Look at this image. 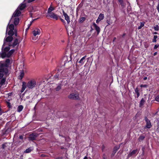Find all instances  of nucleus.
Returning <instances> with one entry per match:
<instances>
[{
    "instance_id": "obj_14",
    "label": "nucleus",
    "mask_w": 159,
    "mask_h": 159,
    "mask_svg": "<svg viewBox=\"0 0 159 159\" xmlns=\"http://www.w3.org/2000/svg\"><path fill=\"white\" fill-rule=\"evenodd\" d=\"M138 153V150L136 149L133 150L128 155V158H129L131 156L134 155Z\"/></svg>"
},
{
    "instance_id": "obj_7",
    "label": "nucleus",
    "mask_w": 159,
    "mask_h": 159,
    "mask_svg": "<svg viewBox=\"0 0 159 159\" xmlns=\"http://www.w3.org/2000/svg\"><path fill=\"white\" fill-rule=\"evenodd\" d=\"M21 14V12L20 11V10L18 9V8H17L16 10L13 13V16H12V17L11 18V20H10V22L13 19V17H15L17 16H20V14Z\"/></svg>"
},
{
    "instance_id": "obj_37",
    "label": "nucleus",
    "mask_w": 159,
    "mask_h": 159,
    "mask_svg": "<svg viewBox=\"0 0 159 159\" xmlns=\"http://www.w3.org/2000/svg\"><path fill=\"white\" fill-rule=\"evenodd\" d=\"M5 82V79H2L1 80V81L0 82V84L1 85H2L4 84V83Z\"/></svg>"
},
{
    "instance_id": "obj_34",
    "label": "nucleus",
    "mask_w": 159,
    "mask_h": 159,
    "mask_svg": "<svg viewBox=\"0 0 159 159\" xmlns=\"http://www.w3.org/2000/svg\"><path fill=\"white\" fill-rule=\"evenodd\" d=\"M144 23L141 22L140 23V25L138 27V29L139 30H140V29H141V28L144 26Z\"/></svg>"
},
{
    "instance_id": "obj_45",
    "label": "nucleus",
    "mask_w": 159,
    "mask_h": 159,
    "mask_svg": "<svg viewBox=\"0 0 159 159\" xmlns=\"http://www.w3.org/2000/svg\"><path fill=\"white\" fill-rule=\"evenodd\" d=\"M67 57H64L63 58V60H65V61H64V62H65V61H67Z\"/></svg>"
},
{
    "instance_id": "obj_50",
    "label": "nucleus",
    "mask_w": 159,
    "mask_h": 159,
    "mask_svg": "<svg viewBox=\"0 0 159 159\" xmlns=\"http://www.w3.org/2000/svg\"><path fill=\"white\" fill-rule=\"evenodd\" d=\"M157 52H155L154 53V54H153V55H154V56H156V55H157Z\"/></svg>"
},
{
    "instance_id": "obj_56",
    "label": "nucleus",
    "mask_w": 159,
    "mask_h": 159,
    "mask_svg": "<svg viewBox=\"0 0 159 159\" xmlns=\"http://www.w3.org/2000/svg\"><path fill=\"white\" fill-rule=\"evenodd\" d=\"M29 28L28 27V28L26 29V30H28V29H29Z\"/></svg>"
},
{
    "instance_id": "obj_24",
    "label": "nucleus",
    "mask_w": 159,
    "mask_h": 159,
    "mask_svg": "<svg viewBox=\"0 0 159 159\" xmlns=\"http://www.w3.org/2000/svg\"><path fill=\"white\" fill-rule=\"evenodd\" d=\"M26 88V86L25 85V82H23V84L22 85V88L21 90V92L22 93L25 89Z\"/></svg>"
},
{
    "instance_id": "obj_4",
    "label": "nucleus",
    "mask_w": 159,
    "mask_h": 159,
    "mask_svg": "<svg viewBox=\"0 0 159 159\" xmlns=\"http://www.w3.org/2000/svg\"><path fill=\"white\" fill-rule=\"evenodd\" d=\"M12 36L10 35V36L7 37L4 40V43L2 46V50L4 48V46L6 45L7 44V43H7V44L9 46L10 44H11V42L13 40Z\"/></svg>"
},
{
    "instance_id": "obj_52",
    "label": "nucleus",
    "mask_w": 159,
    "mask_h": 159,
    "mask_svg": "<svg viewBox=\"0 0 159 159\" xmlns=\"http://www.w3.org/2000/svg\"><path fill=\"white\" fill-rule=\"evenodd\" d=\"M137 94V98H138V97H139V95H140V94H139V93H137V94Z\"/></svg>"
},
{
    "instance_id": "obj_54",
    "label": "nucleus",
    "mask_w": 159,
    "mask_h": 159,
    "mask_svg": "<svg viewBox=\"0 0 159 159\" xmlns=\"http://www.w3.org/2000/svg\"><path fill=\"white\" fill-rule=\"evenodd\" d=\"M84 159H88L87 157H85Z\"/></svg>"
},
{
    "instance_id": "obj_31",
    "label": "nucleus",
    "mask_w": 159,
    "mask_h": 159,
    "mask_svg": "<svg viewBox=\"0 0 159 159\" xmlns=\"http://www.w3.org/2000/svg\"><path fill=\"white\" fill-rule=\"evenodd\" d=\"M85 20V18L84 17H80L79 19V22L80 23L83 22Z\"/></svg>"
},
{
    "instance_id": "obj_23",
    "label": "nucleus",
    "mask_w": 159,
    "mask_h": 159,
    "mask_svg": "<svg viewBox=\"0 0 159 159\" xmlns=\"http://www.w3.org/2000/svg\"><path fill=\"white\" fill-rule=\"evenodd\" d=\"M60 74L62 76V78L64 77H66L67 75V74L66 73L65 70H61Z\"/></svg>"
},
{
    "instance_id": "obj_41",
    "label": "nucleus",
    "mask_w": 159,
    "mask_h": 159,
    "mask_svg": "<svg viewBox=\"0 0 159 159\" xmlns=\"http://www.w3.org/2000/svg\"><path fill=\"white\" fill-rule=\"evenodd\" d=\"M135 91L136 94L139 93L138 89L137 88H136L135 89Z\"/></svg>"
},
{
    "instance_id": "obj_19",
    "label": "nucleus",
    "mask_w": 159,
    "mask_h": 159,
    "mask_svg": "<svg viewBox=\"0 0 159 159\" xmlns=\"http://www.w3.org/2000/svg\"><path fill=\"white\" fill-rule=\"evenodd\" d=\"M24 75V72L23 70H20V76L19 78V79L20 80H21L22 78H23Z\"/></svg>"
},
{
    "instance_id": "obj_22",
    "label": "nucleus",
    "mask_w": 159,
    "mask_h": 159,
    "mask_svg": "<svg viewBox=\"0 0 159 159\" xmlns=\"http://www.w3.org/2000/svg\"><path fill=\"white\" fill-rule=\"evenodd\" d=\"M10 62V60L9 59H7L6 61V63L3 64H1L0 63V66H1V65H3L4 66H6V64L7 65V67L8 64Z\"/></svg>"
},
{
    "instance_id": "obj_27",
    "label": "nucleus",
    "mask_w": 159,
    "mask_h": 159,
    "mask_svg": "<svg viewBox=\"0 0 159 159\" xmlns=\"http://www.w3.org/2000/svg\"><path fill=\"white\" fill-rule=\"evenodd\" d=\"M145 102V100H144L143 98H142L140 102L139 106L141 107L143 105Z\"/></svg>"
},
{
    "instance_id": "obj_48",
    "label": "nucleus",
    "mask_w": 159,
    "mask_h": 159,
    "mask_svg": "<svg viewBox=\"0 0 159 159\" xmlns=\"http://www.w3.org/2000/svg\"><path fill=\"white\" fill-rule=\"evenodd\" d=\"M101 20L98 18L96 20V22L97 23H98Z\"/></svg>"
},
{
    "instance_id": "obj_36",
    "label": "nucleus",
    "mask_w": 159,
    "mask_h": 159,
    "mask_svg": "<svg viewBox=\"0 0 159 159\" xmlns=\"http://www.w3.org/2000/svg\"><path fill=\"white\" fill-rule=\"evenodd\" d=\"M61 89V85L58 86L56 88H55L56 91H59Z\"/></svg>"
},
{
    "instance_id": "obj_9",
    "label": "nucleus",
    "mask_w": 159,
    "mask_h": 159,
    "mask_svg": "<svg viewBox=\"0 0 159 159\" xmlns=\"http://www.w3.org/2000/svg\"><path fill=\"white\" fill-rule=\"evenodd\" d=\"M20 41H19V39L18 38H16L15 39L12 44H10L9 45V46H12L13 48H14L17 45H18Z\"/></svg>"
},
{
    "instance_id": "obj_25",
    "label": "nucleus",
    "mask_w": 159,
    "mask_h": 159,
    "mask_svg": "<svg viewBox=\"0 0 159 159\" xmlns=\"http://www.w3.org/2000/svg\"><path fill=\"white\" fill-rule=\"evenodd\" d=\"M54 9V8L52 6H50L48 11V14L52 13V12H51L53 11Z\"/></svg>"
},
{
    "instance_id": "obj_43",
    "label": "nucleus",
    "mask_w": 159,
    "mask_h": 159,
    "mask_svg": "<svg viewBox=\"0 0 159 159\" xmlns=\"http://www.w3.org/2000/svg\"><path fill=\"white\" fill-rule=\"evenodd\" d=\"M38 18L37 19H34V20H33V21H31L30 22V24H29L28 25V27L29 28L30 27V26L31 25V24H32V22H33V21H35V20H37Z\"/></svg>"
},
{
    "instance_id": "obj_39",
    "label": "nucleus",
    "mask_w": 159,
    "mask_h": 159,
    "mask_svg": "<svg viewBox=\"0 0 159 159\" xmlns=\"http://www.w3.org/2000/svg\"><path fill=\"white\" fill-rule=\"evenodd\" d=\"M155 100L159 102V95L156 97Z\"/></svg>"
},
{
    "instance_id": "obj_38",
    "label": "nucleus",
    "mask_w": 159,
    "mask_h": 159,
    "mask_svg": "<svg viewBox=\"0 0 159 159\" xmlns=\"http://www.w3.org/2000/svg\"><path fill=\"white\" fill-rule=\"evenodd\" d=\"M153 28L155 30L158 31L159 30V26L157 25L156 26H154L153 27Z\"/></svg>"
},
{
    "instance_id": "obj_55",
    "label": "nucleus",
    "mask_w": 159,
    "mask_h": 159,
    "mask_svg": "<svg viewBox=\"0 0 159 159\" xmlns=\"http://www.w3.org/2000/svg\"><path fill=\"white\" fill-rule=\"evenodd\" d=\"M157 32H155L153 33L154 34H157Z\"/></svg>"
},
{
    "instance_id": "obj_15",
    "label": "nucleus",
    "mask_w": 159,
    "mask_h": 159,
    "mask_svg": "<svg viewBox=\"0 0 159 159\" xmlns=\"http://www.w3.org/2000/svg\"><path fill=\"white\" fill-rule=\"evenodd\" d=\"M63 15L64 16L65 19L67 21L68 24H69L70 22L69 17L64 11H63Z\"/></svg>"
},
{
    "instance_id": "obj_17",
    "label": "nucleus",
    "mask_w": 159,
    "mask_h": 159,
    "mask_svg": "<svg viewBox=\"0 0 159 159\" xmlns=\"http://www.w3.org/2000/svg\"><path fill=\"white\" fill-rule=\"evenodd\" d=\"M86 57V56H84L79 61V62L80 63L81 65L84 64V62L85 61V59Z\"/></svg>"
},
{
    "instance_id": "obj_5",
    "label": "nucleus",
    "mask_w": 159,
    "mask_h": 159,
    "mask_svg": "<svg viewBox=\"0 0 159 159\" xmlns=\"http://www.w3.org/2000/svg\"><path fill=\"white\" fill-rule=\"evenodd\" d=\"M68 98L72 100H79L80 99L79 93H73L70 94L68 96Z\"/></svg>"
},
{
    "instance_id": "obj_1",
    "label": "nucleus",
    "mask_w": 159,
    "mask_h": 159,
    "mask_svg": "<svg viewBox=\"0 0 159 159\" xmlns=\"http://www.w3.org/2000/svg\"><path fill=\"white\" fill-rule=\"evenodd\" d=\"M10 49V47H5L3 50H2V53H0V57L2 58L10 57L15 51V49H12L8 52Z\"/></svg>"
},
{
    "instance_id": "obj_26",
    "label": "nucleus",
    "mask_w": 159,
    "mask_h": 159,
    "mask_svg": "<svg viewBox=\"0 0 159 159\" xmlns=\"http://www.w3.org/2000/svg\"><path fill=\"white\" fill-rule=\"evenodd\" d=\"M104 18V15L103 14H100L99 15L98 19L100 20H103Z\"/></svg>"
},
{
    "instance_id": "obj_28",
    "label": "nucleus",
    "mask_w": 159,
    "mask_h": 159,
    "mask_svg": "<svg viewBox=\"0 0 159 159\" xmlns=\"http://www.w3.org/2000/svg\"><path fill=\"white\" fill-rule=\"evenodd\" d=\"M118 1L122 7H125V4L123 2V0H119Z\"/></svg>"
},
{
    "instance_id": "obj_29",
    "label": "nucleus",
    "mask_w": 159,
    "mask_h": 159,
    "mask_svg": "<svg viewBox=\"0 0 159 159\" xmlns=\"http://www.w3.org/2000/svg\"><path fill=\"white\" fill-rule=\"evenodd\" d=\"M23 107L22 106L20 105L17 108V111L18 112H20L23 109Z\"/></svg>"
},
{
    "instance_id": "obj_8",
    "label": "nucleus",
    "mask_w": 159,
    "mask_h": 159,
    "mask_svg": "<svg viewBox=\"0 0 159 159\" xmlns=\"http://www.w3.org/2000/svg\"><path fill=\"white\" fill-rule=\"evenodd\" d=\"M38 136V134L36 133H33L30 135L29 137V140L33 141L35 140Z\"/></svg>"
},
{
    "instance_id": "obj_10",
    "label": "nucleus",
    "mask_w": 159,
    "mask_h": 159,
    "mask_svg": "<svg viewBox=\"0 0 159 159\" xmlns=\"http://www.w3.org/2000/svg\"><path fill=\"white\" fill-rule=\"evenodd\" d=\"M41 33L40 29L38 28L35 29L33 31L32 33L34 37H36L37 35H39Z\"/></svg>"
},
{
    "instance_id": "obj_46",
    "label": "nucleus",
    "mask_w": 159,
    "mask_h": 159,
    "mask_svg": "<svg viewBox=\"0 0 159 159\" xmlns=\"http://www.w3.org/2000/svg\"><path fill=\"white\" fill-rule=\"evenodd\" d=\"M27 2L29 3H30L31 2H32L33 1H34L35 0H27Z\"/></svg>"
},
{
    "instance_id": "obj_32",
    "label": "nucleus",
    "mask_w": 159,
    "mask_h": 159,
    "mask_svg": "<svg viewBox=\"0 0 159 159\" xmlns=\"http://www.w3.org/2000/svg\"><path fill=\"white\" fill-rule=\"evenodd\" d=\"M8 143H5L3 144L2 145V148L3 149H5L6 148H7V146L8 145Z\"/></svg>"
},
{
    "instance_id": "obj_18",
    "label": "nucleus",
    "mask_w": 159,
    "mask_h": 159,
    "mask_svg": "<svg viewBox=\"0 0 159 159\" xmlns=\"http://www.w3.org/2000/svg\"><path fill=\"white\" fill-rule=\"evenodd\" d=\"M120 147L118 146H115L114 148L113 152V153L112 154V156H114L116 153V152L119 149Z\"/></svg>"
},
{
    "instance_id": "obj_53",
    "label": "nucleus",
    "mask_w": 159,
    "mask_h": 159,
    "mask_svg": "<svg viewBox=\"0 0 159 159\" xmlns=\"http://www.w3.org/2000/svg\"><path fill=\"white\" fill-rule=\"evenodd\" d=\"M62 21V22H64V20L62 19H60Z\"/></svg>"
},
{
    "instance_id": "obj_40",
    "label": "nucleus",
    "mask_w": 159,
    "mask_h": 159,
    "mask_svg": "<svg viewBox=\"0 0 159 159\" xmlns=\"http://www.w3.org/2000/svg\"><path fill=\"white\" fill-rule=\"evenodd\" d=\"M140 87H141L147 88L148 87V85L146 84H142L140 85Z\"/></svg>"
},
{
    "instance_id": "obj_49",
    "label": "nucleus",
    "mask_w": 159,
    "mask_h": 159,
    "mask_svg": "<svg viewBox=\"0 0 159 159\" xmlns=\"http://www.w3.org/2000/svg\"><path fill=\"white\" fill-rule=\"evenodd\" d=\"M157 9L158 11L159 12V4H158V5L157 7Z\"/></svg>"
},
{
    "instance_id": "obj_42",
    "label": "nucleus",
    "mask_w": 159,
    "mask_h": 159,
    "mask_svg": "<svg viewBox=\"0 0 159 159\" xmlns=\"http://www.w3.org/2000/svg\"><path fill=\"white\" fill-rule=\"evenodd\" d=\"M15 36L16 37L17 36V30L16 29L14 30V34Z\"/></svg>"
},
{
    "instance_id": "obj_57",
    "label": "nucleus",
    "mask_w": 159,
    "mask_h": 159,
    "mask_svg": "<svg viewBox=\"0 0 159 159\" xmlns=\"http://www.w3.org/2000/svg\"><path fill=\"white\" fill-rule=\"evenodd\" d=\"M116 39V37H115V38H114L113 41H114Z\"/></svg>"
},
{
    "instance_id": "obj_13",
    "label": "nucleus",
    "mask_w": 159,
    "mask_h": 159,
    "mask_svg": "<svg viewBox=\"0 0 159 159\" xmlns=\"http://www.w3.org/2000/svg\"><path fill=\"white\" fill-rule=\"evenodd\" d=\"M145 120L146 122V128H150L152 126V125L150 121L146 117L145 118Z\"/></svg>"
},
{
    "instance_id": "obj_47",
    "label": "nucleus",
    "mask_w": 159,
    "mask_h": 159,
    "mask_svg": "<svg viewBox=\"0 0 159 159\" xmlns=\"http://www.w3.org/2000/svg\"><path fill=\"white\" fill-rule=\"evenodd\" d=\"M19 138L20 139H21L22 140V139H23V137L22 135H20L19 137Z\"/></svg>"
},
{
    "instance_id": "obj_44",
    "label": "nucleus",
    "mask_w": 159,
    "mask_h": 159,
    "mask_svg": "<svg viewBox=\"0 0 159 159\" xmlns=\"http://www.w3.org/2000/svg\"><path fill=\"white\" fill-rule=\"evenodd\" d=\"M159 46V45H155L154 47V49H156L158 48Z\"/></svg>"
},
{
    "instance_id": "obj_35",
    "label": "nucleus",
    "mask_w": 159,
    "mask_h": 159,
    "mask_svg": "<svg viewBox=\"0 0 159 159\" xmlns=\"http://www.w3.org/2000/svg\"><path fill=\"white\" fill-rule=\"evenodd\" d=\"M157 38V35H154V36L153 39L152 40V42L153 43H156L157 42L156 39Z\"/></svg>"
},
{
    "instance_id": "obj_11",
    "label": "nucleus",
    "mask_w": 159,
    "mask_h": 159,
    "mask_svg": "<svg viewBox=\"0 0 159 159\" xmlns=\"http://www.w3.org/2000/svg\"><path fill=\"white\" fill-rule=\"evenodd\" d=\"M47 17H50L55 19L56 20H57L58 19V17L56 14H55L52 13L49 14H47Z\"/></svg>"
},
{
    "instance_id": "obj_3",
    "label": "nucleus",
    "mask_w": 159,
    "mask_h": 159,
    "mask_svg": "<svg viewBox=\"0 0 159 159\" xmlns=\"http://www.w3.org/2000/svg\"><path fill=\"white\" fill-rule=\"evenodd\" d=\"M8 29H9V30L8 32V34L9 35L13 36L14 34V31L15 30L14 29V25L12 24H10V22L9 23L7 27L6 34H7Z\"/></svg>"
},
{
    "instance_id": "obj_21",
    "label": "nucleus",
    "mask_w": 159,
    "mask_h": 159,
    "mask_svg": "<svg viewBox=\"0 0 159 159\" xmlns=\"http://www.w3.org/2000/svg\"><path fill=\"white\" fill-rule=\"evenodd\" d=\"M26 7V5L25 4H21L19 7L17 8L20 10H23Z\"/></svg>"
},
{
    "instance_id": "obj_51",
    "label": "nucleus",
    "mask_w": 159,
    "mask_h": 159,
    "mask_svg": "<svg viewBox=\"0 0 159 159\" xmlns=\"http://www.w3.org/2000/svg\"><path fill=\"white\" fill-rule=\"evenodd\" d=\"M147 79V77H145L143 78V80H146Z\"/></svg>"
},
{
    "instance_id": "obj_16",
    "label": "nucleus",
    "mask_w": 159,
    "mask_h": 159,
    "mask_svg": "<svg viewBox=\"0 0 159 159\" xmlns=\"http://www.w3.org/2000/svg\"><path fill=\"white\" fill-rule=\"evenodd\" d=\"M93 25L95 28L98 34L99 32H100V28L95 23H93Z\"/></svg>"
},
{
    "instance_id": "obj_12",
    "label": "nucleus",
    "mask_w": 159,
    "mask_h": 159,
    "mask_svg": "<svg viewBox=\"0 0 159 159\" xmlns=\"http://www.w3.org/2000/svg\"><path fill=\"white\" fill-rule=\"evenodd\" d=\"M61 70H58V72L56 73L55 75H54V78L55 79H61L62 78V76L61 75Z\"/></svg>"
},
{
    "instance_id": "obj_33",
    "label": "nucleus",
    "mask_w": 159,
    "mask_h": 159,
    "mask_svg": "<svg viewBox=\"0 0 159 159\" xmlns=\"http://www.w3.org/2000/svg\"><path fill=\"white\" fill-rule=\"evenodd\" d=\"M145 138V136L143 135H140L138 139L139 141H141L143 140Z\"/></svg>"
},
{
    "instance_id": "obj_6",
    "label": "nucleus",
    "mask_w": 159,
    "mask_h": 159,
    "mask_svg": "<svg viewBox=\"0 0 159 159\" xmlns=\"http://www.w3.org/2000/svg\"><path fill=\"white\" fill-rule=\"evenodd\" d=\"M36 84V81L33 80L29 81L27 84V86L29 89H33L35 86Z\"/></svg>"
},
{
    "instance_id": "obj_20",
    "label": "nucleus",
    "mask_w": 159,
    "mask_h": 159,
    "mask_svg": "<svg viewBox=\"0 0 159 159\" xmlns=\"http://www.w3.org/2000/svg\"><path fill=\"white\" fill-rule=\"evenodd\" d=\"M14 24L15 25H16L19 23V19L18 17L15 18L14 19Z\"/></svg>"
},
{
    "instance_id": "obj_2",
    "label": "nucleus",
    "mask_w": 159,
    "mask_h": 159,
    "mask_svg": "<svg viewBox=\"0 0 159 159\" xmlns=\"http://www.w3.org/2000/svg\"><path fill=\"white\" fill-rule=\"evenodd\" d=\"M7 66V64L6 66H4L3 65H1L0 66V79L3 77L4 74L6 75L7 74L8 71Z\"/></svg>"
},
{
    "instance_id": "obj_30",
    "label": "nucleus",
    "mask_w": 159,
    "mask_h": 159,
    "mask_svg": "<svg viewBox=\"0 0 159 159\" xmlns=\"http://www.w3.org/2000/svg\"><path fill=\"white\" fill-rule=\"evenodd\" d=\"M33 150V149L32 148H29L27 149H26V150L25 151V153H29L32 150Z\"/></svg>"
},
{
    "instance_id": "obj_58",
    "label": "nucleus",
    "mask_w": 159,
    "mask_h": 159,
    "mask_svg": "<svg viewBox=\"0 0 159 159\" xmlns=\"http://www.w3.org/2000/svg\"><path fill=\"white\" fill-rule=\"evenodd\" d=\"M125 35V34H123V36H124Z\"/></svg>"
}]
</instances>
